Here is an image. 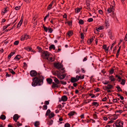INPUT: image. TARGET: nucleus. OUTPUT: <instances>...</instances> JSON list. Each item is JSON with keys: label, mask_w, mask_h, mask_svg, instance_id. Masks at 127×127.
Wrapping results in <instances>:
<instances>
[{"label": "nucleus", "mask_w": 127, "mask_h": 127, "mask_svg": "<svg viewBox=\"0 0 127 127\" xmlns=\"http://www.w3.org/2000/svg\"><path fill=\"white\" fill-rule=\"evenodd\" d=\"M30 74L32 77L36 76L35 77L32 78L33 82L32 83V85L33 86H40L43 84L44 77L40 75V73H37L36 71L33 70L30 71Z\"/></svg>", "instance_id": "1"}, {"label": "nucleus", "mask_w": 127, "mask_h": 127, "mask_svg": "<svg viewBox=\"0 0 127 127\" xmlns=\"http://www.w3.org/2000/svg\"><path fill=\"white\" fill-rule=\"evenodd\" d=\"M54 66L57 69H58L61 73H64L65 71L64 68H62L63 66V65L59 63H55L54 64Z\"/></svg>", "instance_id": "2"}, {"label": "nucleus", "mask_w": 127, "mask_h": 127, "mask_svg": "<svg viewBox=\"0 0 127 127\" xmlns=\"http://www.w3.org/2000/svg\"><path fill=\"white\" fill-rule=\"evenodd\" d=\"M113 10H114V9H113ZM113 10V7L112 6V7H110L108 8L107 10V11L108 13H110L111 12H112V13L113 14V15L112 17H114L115 16V15L114 14V13Z\"/></svg>", "instance_id": "3"}, {"label": "nucleus", "mask_w": 127, "mask_h": 127, "mask_svg": "<svg viewBox=\"0 0 127 127\" xmlns=\"http://www.w3.org/2000/svg\"><path fill=\"white\" fill-rule=\"evenodd\" d=\"M46 122L48 125L50 126L53 123V121L51 119L47 118L46 120Z\"/></svg>", "instance_id": "4"}, {"label": "nucleus", "mask_w": 127, "mask_h": 127, "mask_svg": "<svg viewBox=\"0 0 127 127\" xmlns=\"http://www.w3.org/2000/svg\"><path fill=\"white\" fill-rule=\"evenodd\" d=\"M19 117L20 116L17 114H15L14 115L13 117V119L15 122H17V120L18 119Z\"/></svg>", "instance_id": "5"}, {"label": "nucleus", "mask_w": 127, "mask_h": 127, "mask_svg": "<svg viewBox=\"0 0 127 127\" xmlns=\"http://www.w3.org/2000/svg\"><path fill=\"white\" fill-rule=\"evenodd\" d=\"M61 99L63 101H66L67 100V98L66 96L64 95L62 97Z\"/></svg>", "instance_id": "6"}, {"label": "nucleus", "mask_w": 127, "mask_h": 127, "mask_svg": "<svg viewBox=\"0 0 127 127\" xmlns=\"http://www.w3.org/2000/svg\"><path fill=\"white\" fill-rule=\"evenodd\" d=\"M66 76V75L64 74L62 75L61 74L60 75H58V78L60 79H62L64 78Z\"/></svg>", "instance_id": "7"}, {"label": "nucleus", "mask_w": 127, "mask_h": 127, "mask_svg": "<svg viewBox=\"0 0 127 127\" xmlns=\"http://www.w3.org/2000/svg\"><path fill=\"white\" fill-rule=\"evenodd\" d=\"M42 54H44L45 57H47L50 55L49 52L47 51H44L42 52Z\"/></svg>", "instance_id": "8"}, {"label": "nucleus", "mask_w": 127, "mask_h": 127, "mask_svg": "<svg viewBox=\"0 0 127 127\" xmlns=\"http://www.w3.org/2000/svg\"><path fill=\"white\" fill-rule=\"evenodd\" d=\"M70 81L71 82L73 83L76 82L77 81V80L76 79L75 77H71L70 79Z\"/></svg>", "instance_id": "9"}, {"label": "nucleus", "mask_w": 127, "mask_h": 127, "mask_svg": "<svg viewBox=\"0 0 127 127\" xmlns=\"http://www.w3.org/2000/svg\"><path fill=\"white\" fill-rule=\"evenodd\" d=\"M109 78L111 81H115V79L113 75L110 76H109Z\"/></svg>", "instance_id": "10"}, {"label": "nucleus", "mask_w": 127, "mask_h": 127, "mask_svg": "<svg viewBox=\"0 0 127 127\" xmlns=\"http://www.w3.org/2000/svg\"><path fill=\"white\" fill-rule=\"evenodd\" d=\"M113 86L112 85L110 84H108L107 86H105V87L106 89H109L113 88Z\"/></svg>", "instance_id": "11"}, {"label": "nucleus", "mask_w": 127, "mask_h": 127, "mask_svg": "<svg viewBox=\"0 0 127 127\" xmlns=\"http://www.w3.org/2000/svg\"><path fill=\"white\" fill-rule=\"evenodd\" d=\"M24 48L25 49L29 51H32L33 52H34L33 50H32V48L29 47L28 46L27 47H25Z\"/></svg>", "instance_id": "12"}, {"label": "nucleus", "mask_w": 127, "mask_h": 127, "mask_svg": "<svg viewBox=\"0 0 127 127\" xmlns=\"http://www.w3.org/2000/svg\"><path fill=\"white\" fill-rule=\"evenodd\" d=\"M15 53L14 52H12L11 53L8 55V59H9Z\"/></svg>", "instance_id": "13"}, {"label": "nucleus", "mask_w": 127, "mask_h": 127, "mask_svg": "<svg viewBox=\"0 0 127 127\" xmlns=\"http://www.w3.org/2000/svg\"><path fill=\"white\" fill-rule=\"evenodd\" d=\"M47 82L49 84H51L53 80L51 78H47L46 79Z\"/></svg>", "instance_id": "14"}, {"label": "nucleus", "mask_w": 127, "mask_h": 127, "mask_svg": "<svg viewBox=\"0 0 127 127\" xmlns=\"http://www.w3.org/2000/svg\"><path fill=\"white\" fill-rule=\"evenodd\" d=\"M54 114L52 112L49 115V119H51L54 116Z\"/></svg>", "instance_id": "15"}, {"label": "nucleus", "mask_w": 127, "mask_h": 127, "mask_svg": "<svg viewBox=\"0 0 127 127\" xmlns=\"http://www.w3.org/2000/svg\"><path fill=\"white\" fill-rule=\"evenodd\" d=\"M21 56L19 55H17L14 58V59L15 60H18L20 59Z\"/></svg>", "instance_id": "16"}, {"label": "nucleus", "mask_w": 127, "mask_h": 127, "mask_svg": "<svg viewBox=\"0 0 127 127\" xmlns=\"http://www.w3.org/2000/svg\"><path fill=\"white\" fill-rule=\"evenodd\" d=\"M52 87L53 88H54L55 87H58V85L55 84L54 82L52 83Z\"/></svg>", "instance_id": "17"}, {"label": "nucleus", "mask_w": 127, "mask_h": 127, "mask_svg": "<svg viewBox=\"0 0 127 127\" xmlns=\"http://www.w3.org/2000/svg\"><path fill=\"white\" fill-rule=\"evenodd\" d=\"M76 113V112L74 111H71L68 114V115L70 116H72L74 115V113Z\"/></svg>", "instance_id": "18"}, {"label": "nucleus", "mask_w": 127, "mask_h": 127, "mask_svg": "<svg viewBox=\"0 0 127 127\" xmlns=\"http://www.w3.org/2000/svg\"><path fill=\"white\" fill-rule=\"evenodd\" d=\"M22 21H23L22 20V18H21V20L19 22L17 25V28L20 27L21 26V25L22 23Z\"/></svg>", "instance_id": "19"}, {"label": "nucleus", "mask_w": 127, "mask_h": 127, "mask_svg": "<svg viewBox=\"0 0 127 127\" xmlns=\"http://www.w3.org/2000/svg\"><path fill=\"white\" fill-rule=\"evenodd\" d=\"M49 49L50 50L51 49H53L54 50L55 49V45L53 44L51 45L49 47Z\"/></svg>", "instance_id": "20"}, {"label": "nucleus", "mask_w": 127, "mask_h": 127, "mask_svg": "<svg viewBox=\"0 0 127 127\" xmlns=\"http://www.w3.org/2000/svg\"><path fill=\"white\" fill-rule=\"evenodd\" d=\"M121 47L120 46L119 47V49L117 51V52L116 55V57L117 58H118V55H119V53L120 51V50L121 49Z\"/></svg>", "instance_id": "21"}, {"label": "nucleus", "mask_w": 127, "mask_h": 127, "mask_svg": "<svg viewBox=\"0 0 127 127\" xmlns=\"http://www.w3.org/2000/svg\"><path fill=\"white\" fill-rule=\"evenodd\" d=\"M8 70L10 72L13 74H15V72L13 70L11 69L8 68Z\"/></svg>", "instance_id": "22"}, {"label": "nucleus", "mask_w": 127, "mask_h": 127, "mask_svg": "<svg viewBox=\"0 0 127 127\" xmlns=\"http://www.w3.org/2000/svg\"><path fill=\"white\" fill-rule=\"evenodd\" d=\"M0 118L2 120H4L6 119V116L3 115H1L0 116Z\"/></svg>", "instance_id": "23"}, {"label": "nucleus", "mask_w": 127, "mask_h": 127, "mask_svg": "<svg viewBox=\"0 0 127 127\" xmlns=\"http://www.w3.org/2000/svg\"><path fill=\"white\" fill-rule=\"evenodd\" d=\"M55 79H54V81L57 84H59L60 83V82L58 79L55 77Z\"/></svg>", "instance_id": "24"}, {"label": "nucleus", "mask_w": 127, "mask_h": 127, "mask_svg": "<svg viewBox=\"0 0 127 127\" xmlns=\"http://www.w3.org/2000/svg\"><path fill=\"white\" fill-rule=\"evenodd\" d=\"M81 8H77L75 9V11L76 13H78L80 11Z\"/></svg>", "instance_id": "25"}, {"label": "nucleus", "mask_w": 127, "mask_h": 127, "mask_svg": "<svg viewBox=\"0 0 127 127\" xmlns=\"http://www.w3.org/2000/svg\"><path fill=\"white\" fill-rule=\"evenodd\" d=\"M50 112V110L49 109H48L47 111V112L45 114V116H47L48 115H49Z\"/></svg>", "instance_id": "26"}, {"label": "nucleus", "mask_w": 127, "mask_h": 127, "mask_svg": "<svg viewBox=\"0 0 127 127\" xmlns=\"http://www.w3.org/2000/svg\"><path fill=\"white\" fill-rule=\"evenodd\" d=\"M67 33L69 36H70L73 34V32L71 31H69L67 32Z\"/></svg>", "instance_id": "27"}, {"label": "nucleus", "mask_w": 127, "mask_h": 127, "mask_svg": "<svg viewBox=\"0 0 127 127\" xmlns=\"http://www.w3.org/2000/svg\"><path fill=\"white\" fill-rule=\"evenodd\" d=\"M115 88H117L118 91H122V90L121 89L120 87L119 86H116Z\"/></svg>", "instance_id": "28"}, {"label": "nucleus", "mask_w": 127, "mask_h": 127, "mask_svg": "<svg viewBox=\"0 0 127 127\" xmlns=\"http://www.w3.org/2000/svg\"><path fill=\"white\" fill-rule=\"evenodd\" d=\"M53 30V29H52L51 28H50V27H48V32H50V33H51L52 32Z\"/></svg>", "instance_id": "29"}, {"label": "nucleus", "mask_w": 127, "mask_h": 127, "mask_svg": "<svg viewBox=\"0 0 127 127\" xmlns=\"http://www.w3.org/2000/svg\"><path fill=\"white\" fill-rule=\"evenodd\" d=\"M122 82L121 83V84L122 85H124L126 81L125 80L123 79H122Z\"/></svg>", "instance_id": "30"}, {"label": "nucleus", "mask_w": 127, "mask_h": 127, "mask_svg": "<svg viewBox=\"0 0 127 127\" xmlns=\"http://www.w3.org/2000/svg\"><path fill=\"white\" fill-rule=\"evenodd\" d=\"M39 124V122L36 121L34 124V125L35 127H37Z\"/></svg>", "instance_id": "31"}, {"label": "nucleus", "mask_w": 127, "mask_h": 127, "mask_svg": "<svg viewBox=\"0 0 127 127\" xmlns=\"http://www.w3.org/2000/svg\"><path fill=\"white\" fill-rule=\"evenodd\" d=\"M92 104L96 106H98L99 105L98 103L96 102H93Z\"/></svg>", "instance_id": "32"}, {"label": "nucleus", "mask_w": 127, "mask_h": 127, "mask_svg": "<svg viewBox=\"0 0 127 127\" xmlns=\"http://www.w3.org/2000/svg\"><path fill=\"white\" fill-rule=\"evenodd\" d=\"M79 24H82L84 23L82 19H80L79 21Z\"/></svg>", "instance_id": "33"}, {"label": "nucleus", "mask_w": 127, "mask_h": 127, "mask_svg": "<svg viewBox=\"0 0 127 127\" xmlns=\"http://www.w3.org/2000/svg\"><path fill=\"white\" fill-rule=\"evenodd\" d=\"M37 48L38 50V52H41L42 53L43 52L42 49L40 47H37Z\"/></svg>", "instance_id": "34"}, {"label": "nucleus", "mask_w": 127, "mask_h": 127, "mask_svg": "<svg viewBox=\"0 0 127 127\" xmlns=\"http://www.w3.org/2000/svg\"><path fill=\"white\" fill-rule=\"evenodd\" d=\"M70 125L68 123H66L65 124L64 127H70Z\"/></svg>", "instance_id": "35"}, {"label": "nucleus", "mask_w": 127, "mask_h": 127, "mask_svg": "<svg viewBox=\"0 0 127 127\" xmlns=\"http://www.w3.org/2000/svg\"><path fill=\"white\" fill-rule=\"evenodd\" d=\"M44 30L46 32H47L48 30V27L47 28L46 27H43Z\"/></svg>", "instance_id": "36"}, {"label": "nucleus", "mask_w": 127, "mask_h": 127, "mask_svg": "<svg viewBox=\"0 0 127 127\" xmlns=\"http://www.w3.org/2000/svg\"><path fill=\"white\" fill-rule=\"evenodd\" d=\"M120 121H119L118 120H117L116 121V122L114 123L115 124V126H117V125L118 124H119V122Z\"/></svg>", "instance_id": "37"}, {"label": "nucleus", "mask_w": 127, "mask_h": 127, "mask_svg": "<svg viewBox=\"0 0 127 127\" xmlns=\"http://www.w3.org/2000/svg\"><path fill=\"white\" fill-rule=\"evenodd\" d=\"M114 69L113 68H112L111 69H110L109 71V73L110 74H112L114 72Z\"/></svg>", "instance_id": "38"}, {"label": "nucleus", "mask_w": 127, "mask_h": 127, "mask_svg": "<svg viewBox=\"0 0 127 127\" xmlns=\"http://www.w3.org/2000/svg\"><path fill=\"white\" fill-rule=\"evenodd\" d=\"M46 59L49 61H52L53 58L52 57H50L49 58L48 57H46Z\"/></svg>", "instance_id": "39"}, {"label": "nucleus", "mask_w": 127, "mask_h": 127, "mask_svg": "<svg viewBox=\"0 0 127 127\" xmlns=\"http://www.w3.org/2000/svg\"><path fill=\"white\" fill-rule=\"evenodd\" d=\"M93 21V19L92 18H90L88 19L87 21L89 22L92 21Z\"/></svg>", "instance_id": "40"}, {"label": "nucleus", "mask_w": 127, "mask_h": 127, "mask_svg": "<svg viewBox=\"0 0 127 127\" xmlns=\"http://www.w3.org/2000/svg\"><path fill=\"white\" fill-rule=\"evenodd\" d=\"M47 109V106L45 105L43 106V110H46Z\"/></svg>", "instance_id": "41"}, {"label": "nucleus", "mask_w": 127, "mask_h": 127, "mask_svg": "<svg viewBox=\"0 0 127 127\" xmlns=\"http://www.w3.org/2000/svg\"><path fill=\"white\" fill-rule=\"evenodd\" d=\"M11 24H9L7 25L6 26H4L3 27V29L4 30H5V29H6L8 27V26H9Z\"/></svg>", "instance_id": "42"}, {"label": "nucleus", "mask_w": 127, "mask_h": 127, "mask_svg": "<svg viewBox=\"0 0 127 127\" xmlns=\"http://www.w3.org/2000/svg\"><path fill=\"white\" fill-rule=\"evenodd\" d=\"M80 36H81V38L82 39H83L84 38V36L83 34L82 33H81L80 34Z\"/></svg>", "instance_id": "43"}, {"label": "nucleus", "mask_w": 127, "mask_h": 127, "mask_svg": "<svg viewBox=\"0 0 127 127\" xmlns=\"http://www.w3.org/2000/svg\"><path fill=\"white\" fill-rule=\"evenodd\" d=\"M19 43V41L18 40H16V41L14 42V44L15 45H17Z\"/></svg>", "instance_id": "44"}, {"label": "nucleus", "mask_w": 127, "mask_h": 127, "mask_svg": "<svg viewBox=\"0 0 127 127\" xmlns=\"http://www.w3.org/2000/svg\"><path fill=\"white\" fill-rule=\"evenodd\" d=\"M80 78V76H78V75H77L76 76V77L75 78L77 80V81H78L79 80V79Z\"/></svg>", "instance_id": "45"}, {"label": "nucleus", "mask_w": 127, "mask_h": 127, "mask_svg": "<svg viewBox=\"0 0 127 127\" xmlns=\"http://www.w3.org/2000/svg\"><path fill=\"white\" fill-rule=\"evenodd\" d=\"M20 6H16L15 8V9L16 10H18L20 8Z\"/></svg>", "instance_id": "46"}, {"label": "nucleus", "mask_w": 127, "mask_h": 127, "mask_svg": "<svg viewBox=\"0 0 127 127\" xmlns=\"http://www.w3.org/2000/svg\"><path fill=\"white\" fill-rule=\"evenodd\" d=\"M56 72L57 74V77H58V75H61L60 74V72H59V70H57L56 71Z\"/></svg>", "instance_id": "47"}, {"label": "nucleus", "mask_w": 127, "mask_h": 127, "mask_svg": "<svg viewBox=\"0 0 127 127\" xmlns=\"http://www.w3.org/2000/svg\"><path fill=\"white\" fill-rule=\"evenodd\" d=\"M49 16V14H47L45 16V17H44V21H45V20H46V18L48 17Z\"/></svg>", "instance_id": "48"}, {"label": "nucleus", "mask_w": 127, "mask_h": 127, "mask_svg": "<svg viewBox=\"0 0 127 127\" xmlns=\"http://www.w3.org/2000/svg\"><path fill=\"white\" fill-rule=\"evenodd\" d=\"M93 38L90 39L89 40V44H90L93 41Z\"/></svg>", "instance_id": "49"}, {"label": "nucleus", "mask_w": 127, "mask_h": 127, "mask_svg": "<svg viewBox=\"0 0 127 127\" xmlns=\"http://www.w3.org/2000/svg\"><path fill=\"white\" fill-rule=\"evenodd\" d=\"M106 45H104L103 46V48L105 50L106 49H107Z\"/></svg>", "instance_id": "50"}, {"label": "nucleus", "mask_w": 127, "mask_h": 127, "mask_svg": "<svg viewBox=\"0 0 127 127\" xmlns=\"http://www.w3.org/2000/svg\"><path fill=\"white\" fill-rule=\"evenodd\" d=\"M44 104L46 105H48L49 104V102L48 101H46L44 102Z\"/></svg>", "instance_id": "51"}, {"label": "nucleus", "mask_w": 127, "mask_h": 127, "mask_svg": "<svg viewBox=\"0 0 127 127\" xmlns=\"http://www.w3.org/2000/svg\"><path fill=\"white\" fill-rule=\"evenodd\" d=\"M61 83L64 85H65L66 84V83L65 82H64L63 81H61Z\"/></svg>", "instance_id": "52"}, {"label": "nucleus", "mask_w": 127, "mask_h": 127, "mask_svg": "<svg viewBox=\"0 0 127 127\" xmlns=\"http://www.w3.org/2000/svg\"><path fill=\"white\" fill-rule=\"evenodd\" d=\"M17 126L19 127L22 125V124L19 123V122H17Z\"/></svg>", "instance_id": "53"}, {"label": "nucleus", "mask_w": 127, "mask_h": 127, "mask_svg": "<svg viewBox=\"0 0 127 127\" xmlns=\"http://www.w3.org/2000/svg\"><path fill=\"white\" fill-rule=\"evenodd\" d=\"M52 73L54 75H57V74L56 72L55 71H52Z\"/></svg>", "instance_id": "54"}, {"label": "nucleus", "mask_w": 127, "mask_h": 127, "mask_svg": "<svg viewBox=\"0 0 127 127\" xmlns=\"http://www.w3.org/2000/svg\"><path fill=\"white\" fill-rule=\"evenodd\" d=\"M22 37L23 38L24 40L26 39V34H24V35H23L22 36Z\"/></svg>", "instance_id": "55"}, {"label": "nucleus", "mask_w": 127, "mask_h": 127, "mask_svg": "<svg viewBox=\"0 0 127 127\" xmlns=\"http://www.w3.org/2000/svg\"><path fill=\"white\" fill-rule=\"evenodd\" d=\"M119 123L120 124V125H121V126L123 127V122L122 121H120L119 122Z\"/></svg>", "instance_id": "56"}, {"label": "nucleus", "mask_w": 127, "mask_h": 127, "mask_svg": "<svg viewBox=\"0 0 127 127\" xmlns=\"http://www.w3.org/2000/svg\"><path fill=\"white\" fill-rule=\"evenodd\" d=\"M80 71V70L79 68H78L76 70V73H79Z\"/></svg>", "instance_id": "57"}, {"label": "nucleus", "mask_w": 127, "mask_h": 127, "mask_svg": "<svg viewBox=\"0 0 127 127\" xmlns=\"http://www.w3.org/2000/svg\"><path fill=\"white\" fill-rule=\"evenodd\" d=\"M117 99H114L113 100V101L114 102H117Z\"/></svg>", "instance_id": "58"}, {"label": "nucleus", "mask_w": 127, "mask_h": 127, "mask_svg": "<svg viewBox=\"0 0 127 127\" xmlns=\"http://www.w3.org/2000/svg\"><path fill=\"white\" fill-rule=\"evenodd\" d=\"M106 100L107 97H105L102 99V100L103 101H106Z\"/></svg>", "instance_id": "59"}, {"label": "nucleus", "mask_w": 127, "mask_h": 127, "mask_svg": "<svg viewBox=\"0 0 127 127\" xmlns=\"http://www.w3.org/2000/svg\"><path fill=\"white\" fill-rule=\"evenodd\" d=\"M105 82H106L104 83L103 82L102 83L105 85H107L109 83V82L108 81H106Z\"/></svg>", "instance_id": "60"}, {"label": "nucleus", "mask_w": 127, "mask_h": 127, "mask_svg": "<svg viewBox=\"0 0 127 127\" xmlns=\"http://www.w3.org/2000/svg\"><path fill=\"white\" fill-rule=\"evenodd\" d=\"M6 8H7L6 7L4 9V11H2V12L3 13H6L7 12V10H6Z\"/></svg>", "instance_id": "61"}, {"label": "nucleus", "mask_w": 127, "mask_h": 127, "mask_svg": "<svg viewBox=\"0 0 127 127\" xmlns=\"http://www.w3.org/2000/svg\"><path fill=\"white\" fill-rule=\"evenodd\" d=\"M98 12L100 14H102L103 13L102 11L101 10H99Z\"/></svg>", "instance_id": "62"}, {"label": "nucleus", "mask_w": 127, "mask_h": 127, "mask_svg": "<svg viewBox=\"0 0 127 127\" xmlns=\"http://www.w3.org/2000/svg\"><path fill=\"white\" fill-rule=\"evenodd\" d=\"M116 77H117L118 79H121V78L118 75H116Z\"/></svg>", "instance_id": "63"}, {"label": "nucleus", "mask_w": 127, "mask_h": 127, "mask_svg": "<svg viewBox=\"0 0 127 127\" xmlns=\"http://www.w3.org/2000/svg\"><path fill=\"white\" fill-rule=\"evenodd\" d=\"M114 121H113V120H111L110 121H109L108 123V124H110L112 123Z\"/></svg>", "instance_id": "64"}]
</instances>
